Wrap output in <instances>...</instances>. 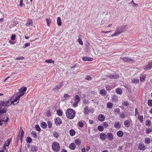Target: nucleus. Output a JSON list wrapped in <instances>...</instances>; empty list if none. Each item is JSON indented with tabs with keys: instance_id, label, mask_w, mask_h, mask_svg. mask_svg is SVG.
I'll return each instance as SVG.
<instances>
[{
	"instance_id": "nucleus-1",
	"label": "nucleus",
	"mask_w": 152,
	"mask_h": 152,
	"mask_svg": "<svg viewBox=\"0 0 152 152\" xmlns=\"http://www.w3.org/2000/svg\"><path fill=\"white\" fill-rule=\"evenodd\" d=\"M126 26H119L116 28L114 34H112L111 37H117L121 33H123L125 31V28Z\"/></svg>"
},
{
	"instance_id": "nucleus-2",
	"label": "nucleus",
	"mask_w": 152,
	"mask_h": 152,
	"mask_svg": "<svg viewBox=\"0 0 152 152\" xmlns=\"http://www.w3.org/2000/svg\"><path fill=\"white\" fill-rule=\"evenodd\" d=\"M66 115L67 117L69 119H72L75 115V112L73 109H68L66 112Z\"/></svg>"
},
{
	"instance_id": "nucleus-3",
	"label": "nucleus",
	"mask_w": 152,
	"mask_h": 152,
	"mask_svg": "<svg viewBox=\"0 0 152 152\" xmlns=\"http://www.w3.org/2000/svg\"><path fill=\"white\" fill-rule=\"evenodd\" d=\"M51 147L53 150L56 152L58 151L60 149V145L58 142H53Z\"/></svg>"
},
{
	"instance_id": "nucleus-4",
	"label": "nucleus",
	"mask_w": 152,
	"mask_h": 152,
	"mask_svg": "<svg viewBox=\"0 0 152 152\" xmlns=\"http://www.w3.org/2000/svg\"><path fill=\"white\" fill-rule=\"evenodd\" d=\"M75 102L73 103V106L75 107H77L78 103L80 102V96L78 95H76L74 97Z\"/></svg>"
},
{
	"instance_id": "nucleus-5",
	"label": "nucleus",
	"mask_w": 152,
	"mask_h": 152,
	"mask_svg": "<svg viewBox=\"0 0 152 152\" xmlns=\"http://www.w3.org/2000/svg\"><path fill=\"white\" fill-rule=\"evenodd\" d=\"M11 104L9 100L4 101H0V106L8 107Z\"/></svg>"
},
{
	"instance_id": "nucleus-6",
	"label": "nucleus",
	"mask_w": 152,
	"mask_h": 152,
	"mask_svg": "<svg viewBox=\"0 0 152 152\" xmlns=\"http://www.w3.org/2000/svg\"><path fill=\"white\" fill-rule=\"evenodd\" d=\"M26 89L27 88L26 87L23 86L20 89L19 92L17 93V94L21 96L24 94Z\"/></svg>"
},
{
	"instance_id": "nucleus-7",
	"label": "nucleus",
	"mask_w": 152,
	"mask_h": 152,
	"mask_svg": "<svg viewBox=\"0 0 152 152\" xmlns=\"http://www.w3.org/2000/svg\"><path fill=\"white\" fill-rule=\"evenodd\" d=\"M106 76L111 79H117L118 78L119 76L118 74L115 73L114 75H112L110 74L106 75Z\"/></svg>"
},
{
	"instance_id": "nucleus-8",
	"label": "nucleus",
	"mask_w": 152,
	"mask_h": 152,
	"mask_svg": "<svg viewBox=\"0 0 152 152\" xmlns=\"http://www.w3.org/2000/svg\"><path fill=\"white\" fill-rule=\"evenodd\" d=\"M20 97L21 96H19V95H18L16 94L14 99L12 101H11V104H15L18 103L19 102V101Z\"/></svg>"
},
{
	"instance_id": "nucleus-9",
	"label": "nucleus",
	"mask_w": 152,
	"mask_h": 152,
	"mask_svg": "<svg viewBox=\"0 0 152 152\" xmlns=\"http://www.w3.org/2000/svg\"><path fill=\"white\" fill-rule=\"evenodd\" d=\"M152 68V62L148 64L145 65L143 67V69L145 70H151Z\"/></svg>"
},
{
	"instance_id": "nucleus-10",
	"label": "nucleus",
	"mask_w": 152,
	"mask_h": 152,
	"mask_svg": "<svg viewBox=\"0 0 152 152\" xmlns=\"http://www.w3.org/2000/svg\"><path fill=\"white\" fill-rule=\"evenodd\" d=\"M55 124L57 126H60L61 124L62 121L59 117H56L54 119Z\"/></svg>"
},
{
	"instance_id": "nucleus-11",
	"label": "nucleus",
	"mask_w": 152,
	"mask_h": 152,
	"mask_svg": "<svg viewBox=\"0 0 152 152\" xmlns=\"http://www.w3.org/2000/svg\"><path fill=\"white\" fill-rule=\"evenodd\" d=\"M63 83L62 82L60 84L56 85L55 88L53 89V90L55 91H57L63 86Z\"/></svg>"
},
{
	"instance_id": "nucleus-12",
	"label": "nucleus",
	"mask_w": 152,
	"mask_h": 152,
	"mask_svg": "<svg viewBox=\"0 0 152 152\" xmlns=\"http://www.w3.org/2000/svg\"><path fill=\"white\" fill-rule=\"evenodd\" d=\"M25 25L27 27L32 26H33V22L32 20L30 18L28 19L27 20V23Z\"/></svg>"
},
{
	"instance_id": "nucleus-13",
	"label": "nucleus",
	"mask_w": 152,
	"mask_h": 152,
	"mask_svg": "<svg viewBox=\"0 0 152 152\" xmlns=\"http://www.w3.org/2000/svg\"><path fill=\"white\" fill-rule=\"evenodd\" d=\"M107 135L105 133L102 132L99 134V137L102 140H104L107 138Z\"/></svg>"
},
{
	"instance_id": "nucleus-14",
	"label": "nucleus",
	"mask_w": 152,
	"mask_h": 152,
	"mask_svg": "<svg viewBox=\"0 0 152 152\" xmlns=\"http://www.w3.org/2000/svg\"><path fill=\"white\" fill-rule=\"evenodd\" d=\"M114 127L115 128L119 129L121 127V124L119 121L115 122L114 124Z\"/></svg>"
},
{
	"instance_id": "nucleus-15",
	"label": "nucleus",
	"mask_w": 152,
	"mask_h": 152,
	"mask_svg": "<svg viewBox=\"0 0 152 152\" xmlns=\"http://www.w3.org/2000/svg\"><path fill=\"white\" fill-rule=\"evenodd\" d=\"M138 148L140 150L144 151L145 149V146L143 143L140 142L139 144Z\"/></svg>"
},
{
	"instance_id": "nucleus-16",
	"label": "nucleus",
	"mask_w": 152,
	"mask_h": 152,
	"mask_svg": "<svg viewBox=\"0 0 152 152\" xmlns=\"http://www.w3.org/2000/svg\"><path fill=\"white\" fill-rule=\"evenodd\" d=\"M107 137L108 139L110 140H112L113 139V134L110 132L107 133Z\"/></svg>"
},
{
	"instance_id": "nucleus-17",
	"label": "nucleus",
	"mask_w": 152,
	"mask_h": 152,
	"mask_svg": "<svg viewBox=\"0 0 152 152\" xmlns=\"http://www.w3.org/2000/svg\"><path fill=\"white\" fill-rule=\"evenodd\" d=\"M122 60L125 62L126 61H131L134 62V60L133 59H131L130 58H126V57H123L122 58Z\"/></svg>"
},
{
	"instance_id": "nucleus-18",
	"label": "nucleus",
	"mask_w": 152,
	"mask_h": 152,
	"mask_svg": "<svg viewBox=\"0 0 152 152\" xmlns=\"http://www.w3.org/2000/svg\"><path fill=\"white\" fill-rule=\"evenodd\" d=\"M98 119L100 121L102 122L104 121L105 119V117L103 115L100 114L99 115Z\"/></svg>"
},
{
	"instance_id": "nucleus-19",
	"label": "nucleus",
	"mask_w": 152,
	"mask_h": 152,
	"mask_svg": "<svg viewBox=\"0 0 152 152\" xmlns=\"http://www.w3.org/2000/svg\"><path fill=\"white\" fill-rule=\"evenodd\" d=\"M99 93L102 96H104L107 94L106 91L105 89H101L100 90Z\"/></svg>"
},
{
	"instance_id": "nucleus-20",
	"label": "nucleus",
	"mask_w": 152,
	"mask_h": 152,
	"mask_svg": "<svg viewBox=\"0 0 152 152\" xmlns=\"http://www.w3.org/2000/svg\"><path fill=\"white\" fill-rule=\"evenodd\" d=\"M124 124L126 127L128 128L130 126V123L129 121L126 120L124 122Z\"/></svg>"
},
{
	"instance_id": "nucleus-21",
	"label": "nucleus",
	"mask_w": 152,
	"mask_h": 152,
	"mask_svg": "<svg viewBox=\"0 0 152 152\" xmlns=\"http://www.w3.org/2000/svg\"><path fill=\"white\" fill-rule=\"evenodd\" d=\"M146 75H141L140 76V80L141 82H144L145 79Z\"/></svg>"
},
{
	"instance_id": "nucleus-22",
	"label": "nucleus",
	"mask_w": 152,
	"mask_h": 152,
	"mask_svg": "<svg viewBox=\"0 0 152 152\" xmlns=\"http://www.w3.org/2000/svg\"><path fill=\"white\" fill-rule=\"evenodd\" d=\"M41 127L43 129H45L47 126V124L45 122H42L40 125Z\"/></svg>"
},
{
	"instance_id": "nucleus-23",
	"label": "nucleus",
	"mask_w": 152,
	"mask_h": 152,
	"mask_svg": "<svg viewBox=\"0 0 152 152\" xmlns=\"http://www.w3.org/2000/svg\"><path fill=\"white\" fill-rule=\"evenodd\" d=\"M124 134V132L121 131H119L117 133V135L119 137H122Z\"/></svg>"
},
{
	"instance_id": "nucleus-24",
	"label": "nucleus",
	"mask_w": 152,
	"mask_h": 152,
	"mask_svg": "<svg viewBox=\"0 0 152 152\" xmlns=\"http://www.w3.org/2000/svg\"><path fill=\"white\" fill-rule=\"evenodd\" d=\"M76 148V145L74 143H71L69 145V148L72 150H74Z\"/></svg>"
},
{
	"instance_id": "nucleus-25",
	"label": "nucleus",
	"mask_w": 152,
	"mask_h": 152,
	"mask_svg": "<svg viewBox=\"0 0 152 152\" xmlns=\"http://www.w3.org/2000/svg\"><path fill=\"white\" fill-rule=\"evenodd\" d=\"M75 142L77 145H79L81 143V141L80 139L77 138L75 140Z\"/></svg>"
},
{
	"instance_id": "nucleus-26",
	"label": "nucleus",
	"mask_w": 152,
	"mask_h": 152,
	"mask_svg": "<svg viewBox=\"0 0 152 152\" xmlns=\"http://www.w3.org/2000/svg\"><path fill=\"white\" fill-rule=\"evenodd\" d=\"M115 92L118 94H121L122 93V91L121 88H117L115 89Z\"/></svg>"
},
{
	"instance_id": "nucleus-27",
	"label": "nucleus",
	"mask_w": 152,
	"mask_h": 152,
	"mask_svg": "<svg viewBox=\"0 0 152 152\" xmlns=\"http://www.w3.org/2000/svg\"><path fill=\"white\" fill-rule=\"evenodd\" d=\"M112 99L113 102H117L118 100V96L116 95H113L112 96Z\"/></svg>"
},
{
	"instance_id": "nucleus-28",
	"label": "nucleus",
	"mask_w": 152,
	"mask_h": 152,
	"mask_svg": "<svg viewBox=\"0 0 152 152\" xmlns=\"http://www.w3.org/2000/svg\"><path fill=\"white\" fill-rule=\"evenodd\" d=\"M57 25L58 26H61V18L58 17L57 20Z\"/></svg>"
},
{
	"instance_id": "nucleus-29",
	"label": "nucleus",
	"mask_w": 152,
	"mask_h": 152,
	"mask_svg": "<svg viewBox=\"0 0 152 152\" xmlns=\"http://www.w3.org/2000/svg\"><path fill=\"white\" fill-rule=\"evenodd\" d=\"M69 133L71 136H73L75 135V132L74 129H71L69 131Z\"/></svg>"
},
{
	"instance_id": "nucleus-30",
	"label": "nucleus",
	"mask_w": 152,
	"mask_h": 152,
	"mask_svg": "<svg viewBox=\"0 0 152 152\" xmlns=\"http://www.w3.org/2000/svg\"><path fill=\"white\" fill-rule=\"evenodd\" d=\"M37 150L38 149L37 147L32 146L31 147V151L33 152H36Z\"/></svg>"
},
{
	"instance_id": "nucleus-31",
	"label": "nucleus",
	"mask_w": 152,
	"mask_h": 152,
	"mask_svg": "<svg viewBox=\"0 0 152 152\" xmlns=\"http://www.w3.org/2000/svg\"><path fill=\"white\" fill-rule=\"evenodd\" d=\"M131 82L132 83L137 84L139 82V80L138 78H134L132 80Z\"/></svg>"
},
{
	"instance_id": "nucleus-32",
	"label": "nucleus",
	"mask_w": 152,
	"mask_h": 152,
	"mask_svg": "<svg viewBox=\"0 0 152 152\" xmlns=\"http://www.w3.org/2000/svg\"><path fill=\"white\" fill-rule=\"evenodd\" d=\"M113 106V104L111 102H108L107 103V107L109 109L111 108Z\"/></svg>"
},
{
	"instance_id": "nucleus-33",
	"label": "nucleus",
	"mask_w": 152,
	"mask_h": 152,
	"mask_svg": "<svg viewBox=\"0 0 152 152\" xmlns=\"http://www.w3.org/2000/svg\"><path fill=\"white\" fill-rule=\"evenodd\" d=\"M151 142V140L149 137H147L145 139V142L146 144H148Z\"/></svg>"
},
{
	"instance_id": "nucleus-34",
	"label": "nucleus",
	"mask_w": 152,
	"mask_h": 152,
	"mask_svg": "<svg viewBox=\"0 0 152 152\" xmlns=\"http://www.w3.org/2000/svg\"><path fill=\"white\" fill-rule=\"evenodd\" d=\"M56 113L58 116H61L62 115V112L60 110L58 109L57 110H56Z\"/></svg>"
},
{
	"instance_id": "nucleus-35",
	"label": "nucleus",
	"mask_w": 152,
	"mask_h": 152,
	"mask_svg": "<svg viewBox=\"0 0 152 152\" xmlns=\"http://www.w3.org/2000/svg\"><path fill=\"white\" fill-rule=\"evenodd\" d=\"M114 112L116 115H119L120 113V109L118 108H116L114 110Z\"/></svg>"
},
{
	"instance_id": "nucleus-36",
	"label": "nucleus",
	"mask_w": 152,
	"mask_h": 152,
	"mask_svg": "<svg viewBox=\"0 0 152 152\" xmlns=\"http://www.w3.org/2000/svg\"><path fill=\"white\" fill-rule=\"evenodd\" d=\"M32 141V139L29 137H27L26 139V142L27 143H30Z\"/></svg>"
},
{
	"instance_id": "nucleus-37",
	"label": "nucleus",
	"mask_w": 152,
	"mask_h": 152,
	"mask_svg": "<svg viewBox=\"0 0 152 152\" xmlns=\"http://www.w3.org/2000/svg\"><path fill=\"white\" fill-rule=\"evenodd\" d=\"M138 119L141 123H142L143 122V116H141L140 115H138Z\"/></svg>"
},
{
	"instance_id": "nucleus-38",
	"label": "nucleus",
	"mask_w": 152,
	"mask_h": 152,
	"mask_svg": "<svg viewBox=\"0 0 152 152\" xmlns=\"http://www.w3.org/2000/svg\"><path fill=\"white\" fill-rule=\"evenodd\" d=\"M151 121L149 120H148L146 121L145 124L148 126H149L151 125Z\"/></svg>"
},
{
	"instance_id": "nucleus-39",
	"label": "nucleus",
	"mask_w": 152,
	"mask_h": 152,
	"mask_svg": "<svg viewBox=\"0 0 152 152\" xmlns=\"http://www.w3.org/2000/svg\"><path fill=\"white\" fill-rule=\"evenodd\" d=\"M89 110H88V108L86 107L84 108L83 112L85 114H87L89 113Z\"/></svg>"
},
{
	"instance_id": "nucleus-40",
	"label": "nucleus",
	"mask_w": 152,
	"mask_h": 152,
	"mask_svg": "<svg viewBox=\"0 0 152 152\" xmlns=\"http://www.w3.org/2000/svg\"><path fill=\"white\" fill-rule=\"evenodd\" d=\"M24 134V132L23 130H22L21 131L20 135V141L22 142L23 137Z\"/></svg>"
},
{
	"instance_id": "nucleus-41",
	"label": "nucleus",
	"mask_w": 152,
	"mask_h": 152,
	"mask_svg": "<svg viewBox=\"0 0 152 152\" xmlns=\"http://www.w3.org/2000/svg\"><path fill=\"white\" fill-rule=\"evenodd\" d=\"M53 136L57 138L59 137V134L56 132H54L53 133Z\"/></svg>"
},
{
	"instance_id": "nucleus-42",
	"label": "nucleus",
	"mask_w": 152,
	"mask_h": 152,
	"mask_svg": "<svg viewBox=\"0 0 152 152\" xmlns=\"http://www.w3.org/2000/svg\"><path fill=\"white\" fill-rule=\"evenodd\" d=\"M77 124L79 127L81 128L83 127L84 126L83 123L81 121H79L77 123Z\"/></svg>"
},
{
	"instance_id": "nucleus-43",
	"label": "nucleus",
	"mask_w": 152,
	"mask_h": 152,
	"mask_svg": "<svg viewBox=\"0 0 152 152\" xmlns=\"http://www.w3.org/2000/svg\"><path fill=\"white\" fill-rule=\"evenodd\" d=\"M98 129L99 131L100 132H102L104 130V127L100 125L98 126Z\"/></svg>"
},
{
	"instance_id": "nucleus-44",
	"label": "nucleus",
	"mask_w": 152,
	"mask_h": 152,
	"mask_svg": "<svg viewBox=\"0 0 152 152\" xmlns=\"http://www.w3.org/2000/svg\"><path fill=\"white\" fill-rule=\"evenodd\" d=\"M46 21L47 22V24L48 26H50V24L51 22V21L50 18H46Z\"/></svg>"
},
{
	"instance_id": "nucleus-45",
	"label": "nucleus",
	"mask_w": 152,
	"mask_h": 152,
	"mask_svg": "<svg viewBox=\"0 0 152 152\" xmlns=\"http://www.w3.org/2000/svg\"><path fill=\"white\" fill-rule=\"evenodd\" d=\"M45 62L48 63H52L53 64H54V61L51 59H49L46 60L45 61Z\"/></svg>"
},
{
	"instance_id": "nucleus-46",
	"label": "nucleus",
	"mask_w": 152,
	"mask_h": 152,
	"mask_svg": "<svg viewBox=\"0 0 152 152\" xmlns=\"http://www.w3.org/2000/svg\"><path fill=\"white\" fill-rule=\"evenodd\" d=\"M31 134L32 136H33L34 138H36L37 137L36 133L33 131H32L31 133Z\"/></svg>"
},
{
	"instance_id": "nucleus-47",
	"label": "nucleus",
	"mask_w": 152,
	"mask_h": 152,
	"mask_svg": "<svg viewBox=\"0 0 152 152\" xmlns=\"http://www.w3.org/2000/svg\"><path fill=\"white\" fill-rule=\"evenodd\" d=\"M10 140H7L5 142V145L6 146H8L9 145L10 143Z\"/></svg>"
},
{
	"instance_id": "nucleus-48",
	"label": "nucleus",
	"mask_w": 152,
	"mask_h": 152,
	"mask_svg": "<svg viewBox=\"0 0 152 152\" xmlns=\"http://www.w3.org/2000/svg\"><path fill=\"white\" fill-rule=\"evenodd\" d=\"M122 104L124 106L126 107L129 104V103L127 101H125Z\"/></svg>"
},
{
	"instance_id": "nucleus-49",
	"label": "nucleus",
	"mask_w": 152,
	"mask_h": 152,
	"mask_svg": "<svg viewBox=\"0 0 152 152\" xmlns=\"http://www.w3.org/2000/svg\"><path fill=\"white\" fill-rule=\"evenodd\" d=\"M148 105L152 107V100L151 99H149L148 100Z\"/></svg>"
},
{
	"instance_id": "nucleus-50",
	"label": "nucleus",
	"mask_w": 152,
	"mask_h": 152,
	"mask_svg": "<svg viewBox=\"0 0 152 152\" xmlns=\"http://www.w3.org/2000/svg\"><path fill=\"white\" fill-rule=\"evenodd\" d=\"M23 1V0H20V4L18 5V6L20 7H22L24 5Z\"/></svg>"
},
{
	"instance_id": "nucleus-51",
	"label": "nucleus",
	"mask_w": 152,
	"mask_h": 152,
	"mask_svg": "<svg viewBox=\"0 0 152 152\" xmlns=\"http://www.w3.org/2000/svg\"><path fill=\"white\" fill-rule=\"evenodd\" d=\"M48 124V128H51L52 127V123L50 121H48L47 122Z\"/></svg>"
},
{
	"instance_id": "nucleus-52",
	"label": "nucleus",
	"mask_w": 152,
	"mask_h": 152,
	"mask_svg": "<svg viewBox=\"0 0 152 152\" xmlns=\"http://www.w3.org/2000/svg\"><path fill=\"white\" fill-rule=\"evenodd\" d=\"M92 79V77L89 75L87 76L85 78V79L88 80H91Z\"/></svg>"
},
{
	"instance_id": "nucleus-53",
	"label": "nucleus",
	"mask_w": 152,
	"mask_h": 152,
	"mask_svg": "<svg viewBox=\"0 0 152 152\" xmlns=\"http://www.w3.org/2000/svg\"><path fill=\"white\" fill-rule=\"evenodd\" d=\"M103 125L105 128H107L109 126L108 124L106 122L103 123Z\"/></svg>"
},
{
	"instance_id": "nucleus-54",
	"label": "nucleus",
	"mask_w": 152,
	"mask_h": 152,
	"mask_svg": "<svg viewBox=\"0 0 152 152\" xmlns=\"http://www.w3.org/2000/svg\"><path fill=\"white\" fill-rule=\"evenodd\" d=\"M35 128L39 132L41 130V129L38 125H36Z\"/></svg>"
},
{
	"instance_id": "nucleus-55",
	"label": "nucleus",
	"mask_w": 152,
	"mask_h": 152,
	"mask_svg": "<svg viewBox=\"0 0 152 152\" xmlns=\"http://www.w3.org/2000/svg\"><path fill=\"white\" fill-rule=\"evenodd\" d=\"M89 103V101L87 99H84L83 101V103L84 104H86Z\"/></svg>"
},
{
	"instance_id": "nucleus-56",
	"label": "nucleus",
	"mask_w": 152,
	"mask_h": 152,
	"mask_svg": "<svg viewBox=\"0 0 152 152\" xmlns=\"http://www.w3.org/2000/svg\"><path fill=\"white\" fill-rule=\"evenodd\" d=\"M24 59V57L23 56H20L16 58V60H23Z\"/></svg>"
},
{
	"instance_id": "nucleus-57",
	"label": "nucleus",
	"mask_w": 152,
	"mask_h": 152,
	"mask_svg": "<svg viewBox=\"0 0 152 152\" xmlns=\"http://www.w3.org/2000/svg\"><path fill=\"white\" fill-rule=\"evenodd\" d=\"M120 116L121 118H124L125 117V115L124 113H122L120 114Z\"/></svg>"
},
{
	"instance_id": "nucleus-58",
	"label": "nucleus",
	"mask_w": 152,
	"mask_h": 152,
	"mask_svg": "<svg viewBox=\"0 0 152 152\" xmlns=\"http://www.w3.org/2000/svg\"><path fill=\"white\" fill-rule=\"evenodd\" d=\"M151 131V129L148 128L146 130V132L147 134H148L150 133Z\"/></svg>"
},
{
	"instance_id": "nucleus-59",
	"label": "nucleus",
	"mask_w": 152,
	"mask_h": 152,
	"mask_svg": "<svg viewBox=\"0 0 152 152\" xmlns=\"http://www.w3.org/2000/svg\"><path fill=\"white\" fill-rule=\"evenodd\" d=\"M77 41L80 45H83V43L82 40V39H78L77 40Z\"/></svg>"
},
{
	"instance_id": "nucleus-60",
	"label": "nucleus",
	"mask_w": 152,
	"mask_h": 152,
	"mask_svg": "<svg viewBox=\"0 0 152 152\" xmlns=\"http://www.w3.org/2000/svg\"><path fill=\"white\" fill-rule=\"evenodd\" d=\"M6 110L4 109H0V114L1 113H5L6 112Z\"/></svg>"
},
{
	"instance_id": "nucleus-61",
	"label": "nucleus",
	"mask_w": 152,
	"mask_h": 152,
	"mask_svg": "<svg viewBox=\"0 0 152 152\" xmlns=\"http://www.w3.org/2000/svg\"><path fill=\"white\" fill-rule=\"evenodd\" d=\"M30 45V43H26L25 45H24L23 46V48H25L27 47H28V46H29Z\"/></svg>"
},
{
	"instance_id": "nucleus-62",
	"label": "nucleus",
	"mask_w": 152,
	"mask_h": 152,
	"mask_svg": "<svg viewBox=\"0 0 152 152\" xmlns=\"http://www.w3.org/2000/svg\"><path fill=\"white\" fill-rule=\"evenodd\" d=\"M137 115H140L139 112L138 111V110L137 108H136L135 109V116H136Z\"/></svg>"
},
{
	"instance_id": "nucleus-63",
	"label": "nucleus",
	"mask_w": 152,
	"mask_h": 152,
	"mask_svg": "<svg viewBox=\"0 0 152 152\" xmlns=\"http://www.w3.org/2000/svg\"><path fill=\"white\" fill-rule=\"evenodd\" d=\"M88 58V57L85 56V57H83L82 58V60L84 61H87Z\"/></svg>"
},
{
	"instance_id": "nucleus-64",
	"label": "nucleus",
	"mask_w": 152,
	"mask_h": 152,
	"mask_svg": "<svg viewBox=\"0 0 152 152\" xmlns=\"http://www.w3.org/2000/svg\"><path fill=\"white\" fill-rule=\"evenodd\" d=\"M46 114H47V116L48 117H50L51 115V114L50 113V112L49 111H48L47 112Z\"/></svg>"
}]
</instances>
